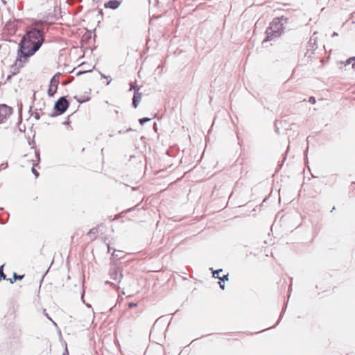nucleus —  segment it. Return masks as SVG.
I'll use <instances>...</instances> for the list:
<instances>
[{
    "label": "nucleus",
    "mask_w": 355,
    "mask_h": 355,
    "mask_svg": "<svg viewBox=\"0 0 355 355\" xmlns=\"http://www.w3.org/2000/svg\"><path fill=\"white\" fill-rule=\"evenodd\" d=\"M288 19L284 16L275 18L270 24L269 27L266 31V37L263 40V43L272 40L279 37L284 29V24L287 23Z\"/></svg>",
    "instance_id": "2"
},
{
    "label": "nucleus",
    "mask_w": 355,
    "mask_h": 355,
    "mask_svg": "<svg viewBox=\"0 0 355 355\" xmlns=\"http://www.w3.org/2000/svg\"><path fill=\"white\" fill-rule=\"evenodd\" d=\"M114 112H115L116 114H119V111H118V110H114Z\"/></svg>",
    "instance_id": "36"
},
{
    "label": "nucleus",
    "mask_w": 355,
    "mask_h": 355,
    "mask_svg": "<svg viewBox=\"0 0 355 355\" xmlns=\"http://www.w3.org/2000/svg\"><path fill=\"white\" fill-rule=\"evenodd\" d=\"M352 61H355V57H352V58H349L347 62H346V64H350Z\"/></svg>",
    "instance_id": "18"
},
{
    "label": "nucleus",
    "mask_w": 355,
    "mask_h": 355,
    "mask_svg": "<svg viewBox=\"0 0 355 355\" xmlns=\"http://www.w3.org/2000/svg\"><path fill=\"white\" fill-rule=\"evenodd\" d=\"M133 130L132 128H128L125 130V132H130V131H132Z\"/></svg>",
    "instance_id": "27"
},
{
    "label": "nucleus",
    "mask_w": 355,
    "mask_h": 355,
    "mask_svg": "<svg viewBox=\"0 0 355 355\" xmlns=\"http://www.w3.org/2000/svg\"><path fill=\"white\" fill-rule=\"evenodd\" d=\"M276 132H279V129L277 128H276Z\"/></svg>",
    "instance_id": "38"
},
{
    "label": "nucleus",
    "mask_w": 355,
    "mask_h": 355,
    "mask_svg": "<svg viewBox=\"0 0 355 355\" xmlns=\"http://www.w3.org/2000/svg\"><path fill=\"white\" fill-rule=\"evenodd\" d=\"M137 89H139V87H137L136 85H135V83H132L130 84V90H132V89H134L135 92L136 90H137Z\"/></svg>",
    "instance_id": "14"
},
{
    "label": "nucleus",
    "mask_w": 355,
    "mask_h": 355,
    "mask_svg": "<svg viewBox=\"0 0 355 355\" xmlns=\"http://www.w3.org/2000/svg\"><path fill=\"white\" fill-rule=\"evenodd\" d=\"M7 279L10 282V284H13L14 280H12V279H10H10Z\"/></svg>",
    "instance_id": "28"
},
{
    "label": "nucleus",
    "mask_w": 355,
    "mask_h": 355,
    "mask_svg": "<svg viewBox=\"0 0 355 355\" xmlns=\"http://www.w3.org/2000/svg\"><path fill=\"white\" fill-rule=\"evenodd\" d=\"M125 131H121V130H120V131L119 132V134H123V133H125Z\"/></svg>",
    "instance_id": "32"
},
{
    "label": "nucleus",
    "mask_w": 355,
    "mask_h": 355,
    "mask_svg": "<svg viewBox=\"0 0 355 355\" xmlns=\"http://www.w3.org/2000/svg\"><path fill=\"white\" fill-rule=\"evenodd\" d=\"M102 78H107V77L103 73H101Z\"/></svg>",
    "instance_id": "31"
},
{
    "label": "nucleus",
    "mask_w": 355,
    "mask_h": 355,
    "mask_svg": "<svg viewBox=\"0 0 355 355\" xmlns=\"http://www.w3.org/2000/svg\"><path fill=\"white\" fill-rule=\"evenodd\" d=\"M0 223L3 224V223H4V222H3V221H1V220H0Z\"/></svg>",
    "instance_id": "40"
},
{
    "label": "nucleus",
    "mask_w": 355,
    "mask_h": 355,
    "mask_svg": "<svg viewBox=\"0 0 355 355\" xmlns=\"http://www.w3.org/2000/svg\"><path fill=\"white\" fill-rule=\"evenodd\" d=\"M107 250H108V252H110V251L112 250V248H110V246L109 245H107Z\"/></svg>",
    "instance_id": "29"
},
{
    "label": "nucleus",
    "mask_w": 355,
    "mask_h": 355,
    "mask_svg": "<svg viewBox=\"0 0 355 355\" xmlns=\"http://www.w3.org/2000/svg\"><path fill=\"white\" fill-rule=\"evenodd\" d=\"M110 80L107 82V85H110Z\"/></svg>",
    "instance_id": "41"
},
{
    "label": "nucleus",
    "mask_w": 355,
    "mask_h": 355,
    "mask_svg": "<svg viewBox=\"0 0 355 355\" xmlns=\"http://www.w3.org/2000/svg\"><path fill=\"white\" fill-rule=\"evenodd\" d=\"M68 355V352H67V349H66V353H64L63 355Z\"/></svg>",
    "instance_id": "34"
},
{
    "label": "nucleus",
    "mask_w": 355,
    "mask_h": 355,
    "mask_svg": "<svg viewBox=\"0 0 355 355\" xmlns=\"http://www.w3.org/2000/svg\"><path fill=\"white\" fill-rule=\"evenodd\" d=\"M105 284H110V285H112V286H115V285H114L113 283H111V282H109V281H107V282H105Z\"/></svg>",
    "instance_id": "24"
},
{
    "label": "nucleus",
    "mask_w": 355,
    "mask_h": 355,
    "mask_svg": "<svg viewBox=\"0 0 355 355\" xmlns=\"http://www.w3.org/2000/svg\"><path fill=\"white\" fill-rule=\"evenodd\" d=\"M44 42V31L36 28H31L21 38L15 63L11 66L12 75L19 72L26 59L39 50Z\"/></svg>",
    "instance_id": "1"
},
{
    "label": "nucleus",
    "mask_w": 355,
    "mask_h": 355,
    "mask_svg": "<svg viewBox=\"0 0 355 355\" xmlns=\"http://www.w3.org/2000/svg\"><path fill=\"white\" fill-rule=\"evenodd\" d=\"M309 102H310L312 104H314L315 103V98L313 96H311L309 99Z\"/></svg>",
    "instance_id": "19"
},
{
    "label": "nucleus",
    "mask_w": 355,
    "mask_h": 355,
    "mask_svg": "<svg viewBox=\"0 0 355 355\" xmlns=\"http://www.w3.org/2000/svg\"><path fill=\"white\" fill-rule=\"evenodd\" d=\"M154 129L156 130L157 129V127H156V123L154 124Z\"/></svg>",
    "instance_id": "33"
},
{
    "label": "nucleus",
    "mask_w": 355,
    "mask_h": 355,
    "mask_svg": "<svg viewBox=\"0 0 355 355\" xmlns=\"http://www.w3.org/2000/svg\"><path fill=\"white\" fill-rule=\"evenodd\" d=\"M139 206V204L135 205V207H133L132 208L128 209L125 211L126 212L132 211V210H135V209H137Z\"/></svg>",
    "instance_id": "17"
},
{
    "label": "nucleus",
    "mask_w": 355,
    "mask_h": 355,
    "mask_svg": "<svg viewBox=\"0 0 355 355\" xmlns=\"http://www.w3.org/2000/svg\"><path fill=\"white\" fill-rule=\"evenodd\" d=\"M338 36V33L336 32H334L331 35V37H336Z\"/></svg>",
    "instance_id": "25"
},
{
    "label": "nucleus",
    "mask_w": 355,
    "mask_h": 355,
    "mask_svg": "<svg viewBox=\"0 0 355 355\" xmlns=\"http://www.w3.org/2000/svg\"><path fill=\"white\" fill-rule=\"evenodd\" d=\"M121 1L119 0H110L104 4L105 8L116 9L121 5Z\"/></svg>",
    "instance_id": "7"
},
{
    "label": "nucleus",
    "mask_w": 355,
    "mask_h": 355,
    "mask_svg": "<svg viewBox=\"0 0 355 355\" xmlns=\"http://www.w3.org/2000/svg\"><path fill=\"white\" fill-rule=\"evenodd\" d=\"M137 306V303H135V302H130L128 304V306L130 308H133V307H136Z\"/></svg>",
    "instance_id": "20"
},
{
    "label": "nucleus",
    "mask_w": 355,
    "mask_h": 355,
    "mask_svg": "<svg viewBox=\"0 0 355 355\" xmlns=\"http://www.w3.org/2000/svg\"><path fill=\"white\" fill-rule=\"evenodd\" d=\"M34 116H35V118L36 119H37V120H38V119H40V116L39 113H37V112H36V113L35 114Z\"/></svg>",
    "instance_id": "22"
},
{
    "label": "nucleus",
    "mask_w": 355,
    "mask_h": 355,
    "mask_svg": "<svg viewBox=\"0 0 355 355\" xmlns=\"http://www.w3.org/2000/svg\"><path fill=\"white\" fill-rule=\"evenodd\" d=\"M123 252L122 251H117L116 252L115 250L114 251V252L112 254V257L113 258H116V259H121V257L120 256V254L122 253Z\"/></svg>",
    "instance_id": "10"
},
{
    "label": "nucleus",
    "mask_w": 355,
    "mask_h": 355,
    "mask_svg": "<svg viewBox=\"0 0 355 355\" xmlns=\"http://www.w3.org/2000/svg\"><path fill=\"white\" fill-rule=\"evenodd\" d=\"M12 76H13V75H12V74H11V75L8 76V77H7V80H10Z\"/></svg>",
    "instance_id": "26"
},
{
    "label": "nucleus",
    "mask_w": 355,
    "mask_h": 355,
    "mask_svg": "<svg viewBox=\"0 0 355 355\" xmlns=\"http://www.w3.org/2000/svg\"><path fill=\"white\" fill-rule=\"evenodd\" d=\"M312 40H313V38H311L309 42L311 43Z\"/></svg>",
    "instance_id": "39"
},
{
    "label": "nucleus",
    "mask_w": 355,
    "mask_h": 355,
    "mask_svg": "<svg viewBox=\"0 0 355 355\" xmlns=\"http://www.w3.org/2000/svg\"><path fill=\"white\" fill-rule=\"evenodd\" d=\"M31 171H32V173L35 175V176L36 178H38V176H39V173H38V172H37V171L35 168V167H34V166L32 168V170H31Z\"/></svg>",
    "instance_id": "15"
},
{
    "label": "nucleus",
    "mask_w": 355,
    "mask_h": 355,
    "mask_svg": "<svg viewBox=\"0 0 355 355\" xmlns=\"http://www.w3.org/2000/svg\"><path fill=\"white\" fill-rule=\"evenodd\" d=\"M210 270L212 271L213 277H215V278H218V276H216V274L218 275L220 272L223 271L222 269H218V270H214L212 268H211Z\"/></svg>",
    "instance_id": "11"
},
{
    "label": "nucleus",
    "mask_w": 355,
    "mask_h": 355,
    "mask_svg": "<svg viewBox=\"0 0 355 355\" xmlns=\"http://www.w3.org/2000/svg\"><path fill=\"white\" fill-rule=\"evenodd\" d=\"M12 112V108L5 104L0 105V120L1 123H3Z\"/></svg>",
    "instance_id": "5"
},
{
    "label": "nucleus",
    "mask_w": 355,
    "mask_h": 355,
    "mask_svg": "<svg viewBox=\"0 0 355 355\" xmlns=\"http://www.w3.org/2000/svg\"><path fill=\"white\" fill-rule=\"evenodd\" d=\"M69 106V102L67 100L65 96H62L55 101L54 104L55 112L50 114L49 116L51 117H55L62 114L68 109Z\"/></svg>",
    "instance_id": "3"
},
{
    "label": "nucleus",
    "mask_w": 355,
    "mask_h": 355,
    "mask_svg": "<svg viewBox=\"0 0 355 355\" xmlns=\"http://www.w3.org/2000/svg\"><path fill=\"white\" fill-rule=\"evenodd\" d=\"M151 120L150 118H148V117H144V118H142V119H140L139 120V123L141 125H144L146 123L150 121Z\"/></svg>",
    "instance_id": "9"
},
{
    "label": "nucleus",
    "mask_w": 355,
    "mask_h": 355,
    "mask_svg": "<svg viewBox=\"0 0 355 355\" xmlns=\"http://www.w3.org/2000/svg\"><path fill=\"white\" fill-rule=\"evenodd\" d=\"M35 155H36V157H37L38 159H40V154H39V153L35 152Z\"/></svg>",
    "instance_id": "30"
},
{
    "label": "nucleus",
    "mask_w": 355,
    "mask_h": 355,
    "mask_svg": "<svg viewBox=\"0 0 355 355\" xmlns=\"http://www.w3.org/2000/svg\"><path fill=\"white\" fill-rule=\"evenodd\" d=\"M218 279H219L220 282H225L228 280V274L223 275L222 277H218Z\"/></svg>",
    "instance_id": "13"
},
{
    "label": "nucleus",
    "mask_w": 355,
    "mask_h": 355,
    "mask_svg": "<svg viewBox=\"0 0 355 355\" xmlns=\"http://www.w3.org/2000/svg\"><path fill=\"white\" fill-rule=\"evenodd\" d=\"M8 163H7V162L1 164L0 165V171H1V169H5V168H8Z\"/></svg>",
    "instance_id": "16"
},
{
    "label": "nucleus",
    "mask_w": 355,
    "mask_h": 355,
    "mask_svg": "<svg viewBox=\"0 0 355 355\" xmlns=\"http://www.w3.org/2000/svg\"><path fill=\"white\" fill-rule=\"evenodd\" d=\"M352 68L355 69V62L352 64Z\"/></svg>",
    "instance_id": "35"
},
{
    "label": "nucleus",
    "mask_w": 355,
    "mask_h": 355,
    "mask_svg": "<svg viewBox=\"0 0 355 355\" xmlns=\"http://www.w3.org/2000/svg\"><path fill=\"white\" fill-rule=\"evenodd\" d=\"M109 275L112 279L116 281L118 283L121 282L123 278L121 269L116 266H114L110 269Z\"/></svg>",
    "instance_id": "6"
},
{
    "label": "nucleus",
    "mask_w": 355,
    "mask_h": 355,
    "mask_svg": "<svg viewBox=\"0 0 355 355\" xmlns=\"http://www.w3.org/2000/svg\"><path fill=\"white\" fill-rule=\"evenodd\" d=\"M24 275H17V273L14 272L13 274V279H14V281H16V280H21L23 279Z\"/></svg>",
    "instance_id": "12"
},
{
    "label": "nucleus",
    "mask_w": 355,
    "mask_h": 355,
    "mask_svg": "<svg viewBox=\"0 0 355 355\" xmlns=\"http://www.w3.org/2000/svg\"><path fill=\"white\" fill-rule=\"evenodd\" d=\"M86 305H87V306H88V307H91V305H90V304H87Z\"/></svg>",
    "instance_id": "37"
},
{
    "label": "nucleus",
    "mask_w": 355,
    "mask_h": 355,
    "mask_svg": "<svg viewBox=\"0 0 355 355\" xmlns=\"http://www.w3.org/2000/svg\"><path fill=\"white\" fill-rule=\"evenodd\" d=\"M59 76H60L59 73H56L51 78V79L50 80L48 92H47L48 95L49 96H53L54 94L57 92L58 84H59Z\"/></svg>",
    "instance_id": "4"
},
{
    "label": "nucleus",
    "mask_w": 355,
    "mask_h": 355,
    "mask_svg": "<svg viewBox=\"0 0 355 355\" xmlns=\"http://www.w3.org/2000/svg\"><path fill=\"white\" fill-rule=\"evenodd\" d=\"M69 123H70V121L69 119L67 121L63 122L64 125H69Z\"/></svg>",
    "instance_id": "23"
},
{
    "label": "nucleus",
    "mask_w": 355,
    "mask_h": 355,
    "mask_svg": "<svg viewBox=\"0 0 355 355\" xmlns=\"http://www.w3.org/2000/svg\"><path fill=\"white\" fill-rule=\"evenodd\" d=\"M219 285H220V288H222L223 290L225 288V284L224 283H222L221 282H218Z\"/></svg>",
    "instance_id": "21"
},
{
    "label": "nucleus",
    "mask_w": 355,
    "mask_h": 355,
    "mask_svg": "<svg viewBox=\"0 0 355 355\" xmlns=\"http://www.w3.org/2000/svg\"><path fill=\"white\" fill-rule=\"evenodd\" d=\"M139 89H137V90H136L135 92H134V95H133V98H132V107L134 108H137L138 105H139V103L140 102L141 99V93L139 92Z\"/></svg>",
    "instance_id": "8"
}]
</instances>
